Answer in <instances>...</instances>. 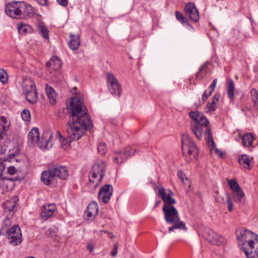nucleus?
Listing matches in <instances>:
<instances>
[{"instance_id":"1","label":"nucleus","mask_w":258,"mask_h":258,"mask_svg":"<svg viewBox=\"0 0 258 258\" xmlns=\"http://www.w3.org/2000/svg\"><path fill=\"white\" fill-rule=\"evenodd\" d=\"M68 109L71 112V118L67 124V132L69 138L62 137L61 146L66 149L70 145L72 141L80 139L89 130L93 127V122L87 113L86 108L77 96L72 97Z\"/></svg>"},{"instance_id":"2","label":"nucleus","mask_w":258,"mask_h":258,"mask_svg":"<svg viewBox=\"0 0 258 258\" xmlns=\"http://www.w3.org/2000/svg\"><path fill=\"white\" fill-rule=\"evenodd\" d=\"M158 194L163 202L162 211L165 221L168 224L172 225L168 228L169 232L175 229L187 230L185 223L180 220L178 210L174 206L176 200L171 197L173 192L169 190L168 192L166 193L165 188L161 187L158 188Z\"/></svg>"},{"instance_id":"3","label":"nucleus","mask_w":258,"mask_h":258,"mask_svg":"<svg viewBox=\"0 0 258 258\" xmlns=\"http://www.w3.org/2000/svg\"><path fill=\"white\" fill-rule=\"evenodd\" d=\"M209 124V121L208 119L204 118L201 122L195 123L190 125V129L198 140H201L203 136H204L209 146L211 147V149H213L216 148V146Z\"/></svg>"},{"instance_id":"4","label":"nucleus","mask_w":258,"mask_h":258,"mask_svg":"<svg viewBox=\"0 0 258 258\" xmlns=\"http://www.w3.org/2000/svg\"><path fill=\"white\" fill-rule=\"evenodd\" d=\"M238 245L240 249L254 245L258 241V235L247 229L241 230L239 235L237 236Z\"/></svg>"},{"instance_id":"5","label":"nucleus","mask_w":258,"mask_h":258,"mask_svg":"<svg viewBox=\"0 0 258 258\" xmlns=\"http://www.w3.org/2000/svg\"><path fill=\"white\" fill-rule=\"evenodd\" d=\"M181 142L183 154L185 155L187 153L190 160H197L198 158V149L187 134L182 135Z\"/></svg>"},{"instance_id":"6","label":"nucleus","mask_w":258,"mask_h":258,"mask_svg":"<svg viewBox=\"0 0 258 258\" xmlns=\"http://www.w3.org/2000/svg\"><path fill=\"white\" fill-rule=\"evenodd\" d=\"M105 162L100 159L96 160L89 173V181L91 182H100L105 175Z\"/></svg>"},{"instance_id":"7","label":"nucleus","mask_w":258,"mask_h":258,"mask_svg":"<svg viewBox=\"0 0 258 258\" xmlns=\"http://www.w3.org/2000/svg\"><path fill=\"white\" fill-rule=\"evenodd\" d=\"M9 243L13 246H17L22 242V235L20 227L18 224L14 225L6 233Z\"/></svg>"},{"instance_id":"8","label":"nucleus","mask_w":258,"mask_h":258,"mask_svg":"<svg viewBox=\"0 0 258 258\" xmlns=\"http://www.w3.org/2000/svg\"><path fill=\"white\" fill-rule=\"evenodd\" d=\"M203 236L209 243L213 245H222L226 243L225 239L210 228H205Z\"/></svg>"},{"instance_id":"9","label":"nucleus","mask_w":258,"mask_h":258,"mask_svg":"<svg viewBox=\"0 0 258 258\" xmlns=\"http://www.w3.org/2000/svg\"><path fill=\"white\" fill-rule=\"evenodd\" d=\"M10 122L5 116L0 118V155L5 154L7 150V146L4 143L5 132L9 128Z\"/></svg>"},{"instance_id":"10","label":"nucleus","mask_w":258,"mask_h":258,"mask_svg":"<svg viewBox=\"0 0 258 258\" xmlns=\"http://www.w3.org/2000/svg\"><path fill=\"white\" fill-rule=\"evenodd\" d=\"M106 81L110 92L113 95L120 96L121 87L115 77L112 74L108 73Z\"/></svg>"},{"instance_id":"11","label":"nucleus","mask_w":258,"mask_h":258,"mask_svg":"<svg viewBox=\"0 0 258 258\" xmlns=\"http://www.w3.org/2000/svg\"><path fill=\"white\" fill-rule=\"evenodd\" d=\"M21 2L14 1L9 3L5 8L6 14L12 18H21Z\"/></svg>"},{"instance_id":"12","label":"nucleus","mask_w":258,"mask_h":258,"mask_svg":"<svg viewBox=\"0 0 258 258\" xmlns=\"http://www.w3.org/2000/svg\"><path fill=\"white\" fill-rule=\"evenodd\" d=\"M113 188L111 184H105L100 189L98 192L99 200L104 203H107L109 201L112 195Z\"/></svg>"},{"instance_id":"13","label":"nucleus","mask_w":258,"mask_h":258,"mask_svg":"<svg viewBox=\"0 0 258 258\" xmlns=\"http://www.w3.org/2000/svg\"><path fill=\"white\" fill-rule=\"evenodd\" d=\"M185 16L194 22H197L199 20V14L198 9L192 3L186 4L184 8Z\"/></svg>"},{"instance_id":"14","label":"nucleus","mask_w":258,"mask_h":258,"mask_svg":"<svg viewBox=\"0 0 258 258\" xmlns=\"http://www.w3.org/2000/svg\"><path fill=\"white\" fill-rule=\"evenodd\" d=\"M53 135L51 132H46L43 134L41 140H39L36 145L41 149H48L52 147L51 139Z\"/></svg>"},{"instance_id":"15","label":"nucleus","mask_w":258,"mask_h":258,"mask_svg":"<svg viewBox=\"0 0 258 258\" xmlns=\"http://www.w3.org/2000/svg\"><path fill=\"white\" fill-rule=\"evenodd\" d=\"M17 202L15 199L7 200L4 204V213L7 217H12L17 210Z\"/></svg>"},{"instance_id":"16","label":"nucleus","mask_w":258,"mask_h":258,"mask_svg":"<svg viewBox=\"0 0 258 258\" xmlns=\"http://www.w3.org/2000/svg\"><path fill=\"white\" fill-rule=\"evenodd\" d=\"M52 172L55 177L61 179H66L68 176V170L66 166L54 165L51 167Z\"/></svg>"},{"instance_id":"17","label":"nucleus","mask_w":258,"mask_h":258,"mask_svg":"<svg viewBox=\"0 0 258 258\" xmlns=\"http://www.w3.org/2000/svg\"><path fill=\"white\" fill-rule=\"evenodd\" d=\"M98 212V206L97 203L92 202L87 207V210L85 211V214L87 220L92 221Z\"/></svg>"},{"instance_id":"18","label":"nucleus","mask_w":258,"mask_h":258,"mask_svg":"<svg viewBox=\"0 0 258 258\" xmlns=\"http://www.w3.org/2000/svg\"><path fill=\"white\" fill-rule=\"evenodd\" d=\"M55 209V206L53 204L43 206L42 211L40 214V218L43 220H47L53 215Z\"/></svg>"},{"instance_id":"19","label":"nucleus","mask_w":258,"mask_h":258,"mask_svg":"<svg viewBox=\"0 0 258 258\" xmlns=\"http://www.w3.org/2000/svg\"><path fill=\"white\" fill-rule=\"evenodd\" d=\"M41 178L46 185H52L56 183V179L51 168L49 169L48 171H43L41 174Z\"/></svg>"},{"instance_id":"20","label":"nucleus","mask_w":258,"mask_h":258,"mask_svg":"<svg viewBox=\"0 0 258 258\" xmlns=\"http://www.w3.org/2000/svg\"><path fill=\"white\" fill-rule=\"evenodd\" d=\"M247 258H258V241L243 250Z\"/></svg>"},{"instance_id":"21","label":"nucleus","mask_w":258,"mask_h":258,"mask_svg":"<svg viewBox=\"0 0 258 258\" xmlns=\"http://www.w3.org/2000/svg\"><path fill=\"white\" fill-rule=\"evenodd\" d=\"M14 179L12 178L5 177L2 176L0 180V185L4 190H12L14 187Z\"/></svg>"},{"instance_id":"22","label":"nucleus","mask_w":258,"mask_h":258,"mask_svg":"<svg viewBox=\"0 0 258 258\" xmlns=\"http://www.w3.org/2000/svg\"><path fill=\"white\" fill-rule=\"evenodd\" d=\"M46 66L51 70L57 71L61 67L60 60L58 56H53L46 62Z\"/></svg>"},{"instance_id":"23","label":"nucleus","mask_w":258,"mask_h":258,"mask_svg":"<svg viewBox=\"0 0 258 258\" xmlns=\"http://www.w3.org/2000/svg\"><path fill=\"white\" fill-rule=\"evenodd\" d=\"M22 87L24 94L36 90V86L34 82L30 78H25L22 82Z\"/></svg>"},{"instance_id":"24","label":"nucleus","mask_w":258,"mask_h":258,"mask_svg":"<svg viewBox=\"0 0 258 258\" xmlns=\"http://www.w3.org/2000/svg\"><path fill=\"white\" fill-rule=\"evenodd\" d=\"M39 139V133L38 128L37 127L32 128L28 134V143L31 144H36Z\"/></svg>"},{"instance_id":"25","label":"nucleus","mask_w":258,"mask_h":258,"mask_svg":"<svg viewBox=\"0 0 258 258\" xmlns=\"http://www.w3.org/2000/svg\"><path fill=\"white\" fill-rule=\"evenodd\" d=\"M20 8L21 9V17L22 16H31L35 13L34 8L30 5L26 4L24 2H21Z\"/></svg>"},{"instance_id":"26","label":"nucleus","mask_w":258,"mask_h":258,"mask_svg":"<svg viewBox=\"0 0 258 258\" xmlns=\"http://www.w3.org/2000/svg\"><path fill=\"white\" fill-rule=\"evenodd\" d=\"M188 115L192 120L191 121L190 126L195 123H199L204 120V118H207L203 114L199 111H191L188 113Z\"/></svg>"},{"instance_id":"27","label":"nucleus","mask_w":258,"mask_h":258,"mask_svg":"<svg viewBox=\"0 0 258 258\" xmlns=\"http://www.w3.org/2000/svg\"><path fill=\"white\" fill-rule=\"evenodd\" d=\"M45 92L47 97L49 98L50 103L54 104L56 102V94L54 89L50 86L46 84Z\"/></svg>"},{"instance_id":"28","label":"nucleus","mask_w":258,"mask_h":258,"mask_svg":"<svg viewBox=\"0 0 258 258\" xmlns=\"http://www.w3.org/2000/svg\"><path fill=\"white\" fill-rule=\"evenodd\" d=\"M71 39L69 42L70 48L72 50H77L78 49L80 44V39L78 35H70Z\"/></svg>"},{"instance_id":"29","label":"nucleus","mask_w":258,"mask_h":258,"mask_svg":"<svg viewBox=\"0 0 258 258\" xmlns=\"http://www.w3.org/2000/svg\"><path fill=\"white\" fill-rule=\"evenodd\" d=\"M254 137L251 133H246L244 134L242 138V143L245 147H248L252 146Z\"/></svg>"},{"instance_id":"30","label":"nucleus","mask_w":258,"mask_h":258,"mask_svg":"<svg viewBox=\"0 0 258 258\" xmlns=\"http://www.w3.org/2000/svg\"><path fill=\"white\" fill-rule=\"evenodd\" d=\"M17 29L19 33L22 35L26 34L28 33H31L33 31L32 27L30 25L26 24H18Z\"/></svg>"},{"instance_id":"31","label":"nucleus","mask_w":258,"mask_h":258,"mask_svg":"<svg viewBox=\"0 0 258 258\" xmlns=\"http://www.w3.org/2000/svg\"><path fill=\"white\" fill-rule=\"evenodd\" d=\"M239 163L243 166L244 168L249 169L251 160L247 155H241L238 158Z\"/></svg>"},{"instance_id":"32","label":"nucleus","mask_w":258,"mask_h":258,"mask_svg":"<svg viewBox=\"0 0 258 258\" xmlns=\"http://www.w3.org/2000/svg\"><path fill=\"white\" fill-rule=\"evenodd\" d=\"M25 97L28 102L31 104H34L37 100V95L36 90H33L32 91L25 94Z\"/></svg>"},{"instance_id":"33","label":"nucleus","mask_w":258,"mask_h":258,"mask_svg":"<svg viewBox=\"0 0 258 258\" xmlns=\"http://www.w3.org/2000/svg\"><path fill=\"white\" fill-rule=\"evenodd\" d=\"M116 151L119 154V155L121 156V160L124 162L130 156H131L133 149L130 148H126Z\"/></svg>"},{"instance_id":"34","label":"nucleus","mask_w":258,"mask_h":258,"mask_svg":"<svg viewBox=\"0 0 258 258\" xmlns=\"http://www.w3.org/2000/svg\"><path fill=\"white\" fill-rule=\"evenodd\" d=\"M227 86L228 96L230 99H233L235 89L233 81L231 79L228 80L227 83Z\"/></svg>"},{"instance_id":"35","label":"nucleus","mask_w":258,"mask_h":258,"mask_svg":"<svg viewBox=\"0 0 258 258\" xmlns=\"http://www.w3.org/2000/svg\"><path fill=\"white\" fill-rule=\"evenodd\" d=\"M208 66L207 63L203 64L201 66L199 70L196 73V80L203 78L207 74Z\"/></svg>"},{"instance_id":"36","label":"nucleus","mask_w":258,"mask_h":258,"mask_svg":"<svg viewBox=\"0 0 258 258\" xmlns=\"http://www.w3.org/2000/svg\"><path fill=\"white\" fill-rule=\"evenodd\" d=\"M38 31L45 39H48V30L42 22L39 23L38 25Z\"/></svg>"},{"instance_id":"37","label":"nucleus","mask_w":258,"mask_h":258,"mask_svg":"<svg viewBox=\"0 0 258 258\" xmlns=\"http://www.w3.org/2000/svg\"><path fill=\"white\" fill-rule=\"evenodd\" d=\"M220 95L218 93H216L213 98L211 103L207 104V107L209 108V111H214L216 110V103L218 101Z\"/></svg>"},{"instance_id":"38","label":"nucleus","mask_w":258,"mask_h":258,"mask_svg":"<svg viewBox=\"0 0 258 258\" xmlns=\"http://www.w3.org/2000/svg\"><path fill=\"white\" fill-rule=\"evenodd\" d=\"M244 194L242 189L233 193L234 200L238 203H242L244 201Z\"/></svg>"},{"instance_id":"39","label":"nucleus","mask_w":258,"mask_h":258,"mask_svg":"<svg viewBox=\"0 0 258 258\" xmlns=\"http://www.w3.org/2000/svg\"><path fill=\"white\" fill-rule=\"evenodd\" d=\"M251 99L254 103V107L258 108V92L255 88H252L250 91Z\"/></svg>"},{"instance_id":"40","label":"nucleus","mask_w":258,"mask_h":258,"mask_svg":"<svg viewBox=\"0 0 258 258\" xmlns=\"http://www.w3.org/2000/svg\"><path fill=\"white\" fill-rule=\"evenodd\" d=\"M228 185L230 186V188L233 190V193L235 192H237V191L240 190L242 189L236 181V180L233 179H230L228 181Z\"/></svg>"},{"instance_id":"41","label":"nucleus","mask_w":258,"mask_h":258,"mask_svg":"<svg viewBox=\"0 0 258 258\" xmlns=\"http://www.w3.org/2000/svg\"><path fill=\"white\" fill-rule=\"evenodd\" d=\"M22 119L26 122H30L31 119V114L29 109H25L21 112Z\"/></svg>"},{"instance_id":"42","label":"nucleus","mask_w":258,"mask_h":258,"mask_svg":"<svg viewBox=\"0 0 258 258\" xmlns=\"http://www.w3.org/2000/svg\"><path fill=\"white\" fill-rule=\"evenodd\" d=\"M10 217H7L5 218V219L3 220L2 224V227H1V230H6L7 231V229H10L9 227H10L11 225V222L10 220Z\"/></svg>"},{"instance_id":"43","label":"nucleus","mask_w":258,"mask_h":258,"mask_svg":"<svg viewBox=\"0 0 258 258\" xmlns=\"http://www.w3.org/2000/svg\"><path fill=\"white\" fill-rule=\"evenodd\" d=\"M8 76L5 70L3 69H0V81L5 84L8 82Z\"/></svg>"},{"instance_id":"44","label":"nucleus","mask_w":258,"mask_h":258,"mask_svg":"<svg viewBox=\"0 0 258 258\" xmlns=\"http://www.w3.org/2000/svg\"><path fill=\"white\" fill-rule=\"evenodd\" d=\"M98 151L101 155H104L107 152L106 145L105 143L102 142L98 145Z\"/></svg>"},{"instance_id":"45","label":"nucleus","mask_w":258,"mask_h":258,"mask_svg":"<svg viewBox=\"0 0 258 258\" xmlns=\"http://www.w3.org/2000/svg\"><path fill=\"white\" fill-rule=\"evenodd\" d=\"M6 162H10L8 159L3 160L0 158V178L3 176V172L6 168Z\"/></svg>"},{"instance_id":"46","label":"nucleus","mask_w":258,"mask_h":258,"mask_svg":"<svg viewBox=\"0 0 258 258\" xmlns=\"http://www.w3.org/2000/svg\"><path fill=\"white\" fill-rule=\"evenodd\" d=\"M119 154L117 151L114 152L113 157V161L114 163L121 164L124 162L123 161L121 160V156H119Z\"/></svg>"},{"instance_id":"47","label":"nucleus","mask_w":258,"mask_h":258,"mask_svg":"<svg viewBox=\"0 0 258 258\" xmlns=\"http://www.w3.org/2000/svg\"><path fill=\"white\" fill-rule=\"evenodd\" d=\"M175 16L176 19L182 24H184L186 20L182 13L178 11H176Z\"/></svg>"},{"instance_id":"48","label":"nucleus","mask_w":258,"mask_h":258,"mask_svg":"<svg viewBox=\"0 0 258 258\" xmlns=\"http://www.w3.org/2000/svg\"><path fill=\"white\" fill-rule=\"evenodd\" d=\"M177 176L178 178L180 179V180L184 183V179L185 178L186 180H187V178L185 177V175L184 174V173L182 171H179L177 173Z\"/></svg>"},{"instance_id":"49","label":"nucleus","mask_w":258,"mask_h":258,"mask_svg":"<svg viewBox=\"0 0 258 258\" xmlns=\"http://www.w3.org/2000/svg\"><path fill=\"white\" fill-rule=\"evenodd\" d=\"M118 245L117 243H115L113 245V248L111 251V255L113 257L116 255L117 253V250H118Z\"/></svg>"},{"instance_id":"50","label":"nucleus","mask_w":258,"mask_h":258,"mask_svg":"<svg viewBox=\"0 0 258 258\" xmlns=\"http://www.w3.org/2000/svg\"><path fill=\"white\" fill-rule=\"evenodd\" d=\"M227 202L228 204V209L229 212H231L233 210V204L230 198L228 196L227 199Z\"/></svg>"},{"instance_id":"51","label":"nucleus","mask_w":258,"mask_h":258,"mask_svg":"<svg viewBox=\"0 0 258 258\" xmlns=\"http://www.w3.org/2000/svg\"><path fill=\"white\" fill-rule=\"evenodd\" d=\"M8 173L10 175H14L16 173V169L13 166H10L8 167Z\"/></svg>"},{"instance_id":"52","label":"nucleus","mask_w":258,"mask_h":258,"mask_svg":"<svg viewBox=\"0 0 258 258\" xmlns=\"http://www.w3.org/2000/svg\"><path fill=\"white\" fill-rule=\"evenodd\" d=\"M212 92H211L210 91H209L208 93H207V91H205V92L203 93L202 95V99H203V102L204 103L206 100L207 99L208 97L211 96Z\"/></svg>"},{"instance_id":"53","label":"nucleus","mask_w":258,"mask_h":258,"mask_svg":"<svg viewBox=\"0 0 258 258\" xmlns=\"http://www.w3.org/2000/svg\"><path fill=\"white\" fill-rule=\"evenodd\" d=\"M217 79H215L213 80L212 83L210 85L209 89H210V91L211 92H213L214 91L215 87L217 85Z\"/></svg>"},{"instance_id":"54","label":"nucleus","mask_w":258,"mask_h":258,"mask_svg":"<svg viewBox=\"0 0 258 258\" xmlns=\"http://www.w3.org/2000/svg\"><path fill=\"white\" fill-rule=\"evenodd\" d=\"M57 3L63 7H67L68 5V0H56Z\"/></svg>"},{"instance_id":"55","label":"nucleus","mask_w":258,"mask_h":258,"mask_svg":"<svg viewBox=\"0 0 258 258\" xmlns=\"http://www.w3.org/2000/svg\"><path fill=\"white\" fill-rule=\"evenodd\" d=\"M87 247L88 249L91 252H92L94 250V246L92 242L88 243Z\"/></svg>"},{"instance_id":"56","label":"nucleus","mask_w":258,"mask_h":258,"mask_svg":"<svg viewBox=\"0 0 258 258\" xmlns=\"http://www.w3.org/2000/svg\"><path fill=\"white\" fill-rule=\"evenodd\" d=\"M215 152L216 154L220 158L223 157V154L222 151L217 148L215 149Z\"/></svg>"},{"instance_id":"57","label":"nucleus","mask_w":258,"mask_h":258,"mask_svg":"<svg viewBox=\"0 0 258 258\" xmlns=\"http://www.w3.org/2000/svg\"><path fill=\"white\" fill-rule=\"evenodd\" d=\"M37 1L42 6H46L47 5V0H37Z\"/></svg>"},{"instance_id":"58","label":"nucleus","mask_w":258,"mask_h":258,"mask_svg":"<svg viewBox=\"0 0 258 258\" xmlns=\"http://www.w3.org/2000/svg\"><path fill=\"white\" fill-rule=\"evenodd\" d=\"M160 204H161V201H157L156 202L155 204L154 209L156 208V207H157Z\"/></svg>"},{"instance_id":"59","label":"nucleus","mask_w":258,"mask_h":258,"mask_svg":"<svg viewBox=\"0 0 258 258\" xmlns=\"http://www.w3.org/2000/svg\"><path fill=\"white\" fill-rule=\"evenodd\" d=\"M56 134L59 137V139L61 140V139L63 137L61 135L59 131H57Z\"/></svg>"},{"instance_id":"60","label":"nucleus","mask_w":258,"mask_h":258,"mask_svg":"<svg viewBox=\"0 0 258 258\" xmlns=\"http://www.w3.org/2000/svg\"><path fill=\"white\" fill-rule=\"evenodd\" d=\"M135 151H134L133 152V155H134V154H135Z\"/></svg>"},{"instance_id":"61","label":"nucleus","mask_w":258,"mask_h":258,"mask_svg":"<svg viewBox=\"0 0 258 258\" xmlns=\"http://www.w3.org/2000/svg\"><path fill=\"white\" fill-rule=\"evenodd\" d=\"M157 188H158V187H156L155 188V189L156 190Z\"/></svg>"}]
</instances>
